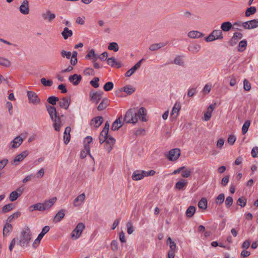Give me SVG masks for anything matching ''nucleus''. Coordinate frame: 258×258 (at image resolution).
<instances>
[{
  "label": "nucleus",
  "mask_w": 258,
  "mask_h": 258,
  "mask_svg": "<svg viewBox=\"0 0 258 258\" xmlns=\"http://www.w3.org/2000/svg\"><path fill=\"white\" fill-rule=\"evenodd\" d=\"M32 237V233L30 229L26 226L22 229L19 240V244L23 247L27 246Z\"/></svg>",
  "instance_id": "obj_1"
},
{
  "label": "nucleus",
  "mask_w": 258,
  "mask_h": 258,
  "mask_svg": "<svg viewBox=\"0 0 258 258\" xmlns=\"http://www.w3.org/2000/svg\"><path fill=\"white\" fill-rule=\"evenodd\" d=\"M124 121L127 123L134 124L137 122V112L135 111V109H130L126 111L124 115Z\"/></svg>",
  "instance_id": "obj_2"
},
{
  "label": "nucleus",
  "mask_w": 258,
  "mask_h": 258,
  "mask_svg": "<svg viewBox=\"0 0 258 258\" xmlns=\"http://www.w3.org/2000/svg\"><path fill=\"white\" fill-rule=\"evenodd\" d=\"M93 140L91 136H87L85 139V145H84V150L82 151L80 154V157L82 159L85 158L87 154H89L90 157L94 160L93 157L90 154V146L89 144L92 142Z\"/></svg>",
  "instance_id": "obj_3"
},
{
  "label": "nucleus",
  "mask_w": 258,
  "mask_h": 258,
  "mask_svg": "<svg viewBox=\"0 0 258 258\" xmlns=\"http://www.w3.org/2000/svg\"><path fill=\"white\" fill-rule=\"evenodd\" d=\"M85 227V225L83 223L78 224L75 229L71 233V238L73 239H78L81 236Z\"/></svg>",
  "instance_id": "obj_4"
},
{
  "label": "nucleus",
  "mask_w": 258,
  "mask_h": 258,
  "mask_svg": "<svg viewBox=\"0 0 258 258\" xmlns=\"http://www.w3.org/2000/svg\"><path fill=\"white\" fill-rule=\"evenodd\" d=\"M242 26L246 29H251L258 27V19H253L242 23Z\"/></svg>",
  "instance_id": "obj_5"
},
{
  "label": "nucleus",
  "mask_w": 258,
  "mask_h": 258,
  "mask_svg": "<svg viewBox=\"0 0 258 258\" xmlns=\"http://www.w3.org/2000/svg\"><path fill=\"white\" fill-rule=\"evenodd\" d=\"M180 155V150L178 148L171 150L168 153V158L170 161H176Z\"/></svg>",
  "instance_id": "obj_6"
},
{
  "label": "nucleus",
  "mask_w": 258,
  "mask_h": 258,
  "mask_svg": "<svg viewBox=\"0 0 258 258\" xmlns=\"http://www.w3.org/2000/svg\"><path fill=\"white\" fill-rule=\"evenodd\" d=\"M28 155V151H24L22 152L21 153L17 155L14 159L12 162V164L15 165H17L19 163L22 161L24 158H25Z\"/></svg>",
  "instance_id": "obj_7"
},
{
  "label": "nucleus",
  "mask_w": 258,
  "mask_h": 258,
  "mask_svg": "<svg viewBox=\"0 0 258 258\" xmlns=\"http://www.w3.org/2000/svg\"><path fill=\"white\" fill-rule=\"evenodd\" d=\"M103 92H98L96 91L95 92H91L90 93V100L95 104L98 103L99 101L101 100L102 98Z\"/></svg>",
  "instance_id": "obj_8"
},
{
  "label": "nucleus",
  "mask_w": 258,
  "mask_h": 258,
  "mask_svg": "<svg viewBox=\"0 0 258 258\" xmlns=\"http://www.w3.org/2000/svg\"><path fill=\"white\" fill-rule=\"evenodd\" d=\"M49 229L50 228L48 226H45L42 228L41 233L38 235L37 238L35 240L33 244L34 247H36L35 244L38 245L40 243V240L42 239L44 235L49 231Z\"/></svg>",
  "instance_id": "obj_9"
},
{
  "label": "nucleus",
  "mask_w": 258,
  "mask_h": 258,
  "mask_svg": "<svg viewBox=\"0 0 258 258\" xmlns=\"http://www.w3.org/2000/svg\"><path fill=\"white\" fill-rule=\"evenodd\" d=\"M144 60V58H142L140 61H139L134 67H133L131 69L128 70L126 72L125 75V76L127 77H130L133 74H134L135 72L141 67L142 62Z\"/></svg>",
  "instance_id": "obj_10"
},
{
  "label": "nucleus",
  "mask_w": 258,
  "mask_h": 258,
  "mask_svg": "<svg viewBox=\"0 0 258 258\" xmlns=\"http://www.w3.org/2000/svg\"><path fill=\"white\" fill-rule=\"evenodd\" d=\"M28 98L30 102L34 104H37L39 103L40 100L38 97L37 95L33 91L27 92Z\"/></svg>",
  "instance_id": "obj_11"
},
{
  "label": "nucleus",
  "mask_w": 258,
  "mask_h": 258,
  "mask_svg": "<svg viewBox=\"0 0 258 258\" xmlns=\"http://www.w3.org/2000/svg\"><path fill=\"white\" fill-rule=\"evenodd\" d=\"M147 115V110L145 107L140 108L138 112H137V118L141 119L142 121L146 122L147 121V118H146Z\"/></svg>",
  "instance_id": "obj_12"
},
{
  "label": "nucleus",
  "mask_w": 258,
  "mask_h": 258,
  "mask_svg": "<svg viewBox=\"0 0 258 258\" xmlns=\"http://www.w3.org/2000/svg\"><path fill=\"white\" fill-rule=\"evenodd\" d=\"M20 12L24 15H27L29 13V2L27 0H24L20 7Z\"/></svg>",
  "instance_id": "obj_13"
},
{
  "label": "nucleus",
  "mask_w": 258,
  "mask_h": 258,
  "mask_svg": "<svg viewBox=\"0 0 258 258\" xmlns=\"http://www.w3.org/2000/svg\"><path fill=\"white\" fill-rule=\"evenodd\" d=\"M144 173V170H136L132 174V179L134 180H141L145 177Z\"/></svg>",
  "instance_id": "obj_14"
},
{
  "label": "nucleus",
  "mask_w": 258,
  "mask_h": 258,
  "mask_svg": "<svg viewBox=\"0 0 258 258\" xmlns=\"http://www.w3.org/2000/svg\"><path fill=\"white\" fill-rule=\"evenodd\" d=\"M41 16L44 20H47L48 22H51L55 18V15L51 13L49 10L42 13Z\"/></svg>",
  "instance_id": "obj_15"
},
{
  "label": "nucleus",
  "mask_w": 258,
  "mask_h": 258,
  "mask_svg": "<svg viewBox=\"0 0 258 258\" xmlns=\"http://www.w3.org/2000/svg\"><path fill=\"white\" fill-rule=\"evenodd\" d=\"M46 107L51 120H53V119H55L56 117L58 116L57 115L56 109L54 107L49 105H47Z\"/></svg>",
  "instance_id": "obj_16"
},
{
  "label": "nucleus",
  "mask_w": 258,
  "mask_h": 258,
  "mask_svg": "<svg viewBox=\"0 0 258 258\" xmlns=\"http://www.w3.org/2000/svg\"><path fill=\"white\" fill-rule=\"evenodd\" d=\"M243 36V35L242 33L239 32H235L234 33L233 37L231 39L230 41H229V44L231 46H234L235 45L237 42H238L239 39H240L242 38Z\"/></svg>",
  "instance_id": "obj_17"
},
{
  "label": "nucleus",
  "mask_w": 258,
  "mask_h": 258,
  "mask_svg": "<svg viewBox=\"0 0 258 258\" xmlns=\"http://www.w3.org/2000/svg\"><path fill=\"white\" fill-rule=\"evenodd\" d=\"M23 141V139L21 137L18 136L11 143L10 147L11 148H17L22 144Z\"/></svg>",
  "instance_id": "obj_18"
},
{
  "label": "nucleus",
  "mask_w": 258,
  "mask_h": 258,
  "mask_svg": "<svg viewBox=\"0 0 258 258\" xmlns=\"http://www.w3.org/2000/svg\"><path fill=\"white\" fill-rule=\"evenodd\" d=\"M81 79V76L77 74H74L69 77V81L75 86L78 85L80 83Z\"/></svg>",
  "instance_id": "obj_19"
},
{
  "label": "nucleus",
  "mask_w": 258,
  "mask_h": 258,
  "mask_svg": "<svg viewBox=\"0 0 258 258\" xmlns=\"http://www.w3.org/2000/svg\"><path fill=\"white\" fill-rule=\"evenodd\" d=\"M71 103L70 98H68L67 97L62 98L59 101V105L61 108H64L65 109H67L69 108V106Z\"/></svg>",
  "instance_id": "obj_20"
},
{
  "label": "nucleus",
  "mask_w": 258,
  "mask_h": 258,
  "mask_svg": "<svg viewBox=\"0 0 258 258\" xmlns=\"http://www.w3.org/2000/svg\"><path fill=\"white\" fill-rule=\"evenodd\" d=\"M99 55L95 53L93 49H91L86 55L85 58L92 60V62H95L99 58Z\"/></svg>",
  "instance_id": "obj_21"
},
{
  "label": "nucleus",
  "mask_w": 258,
  "mask_h": 258,
  "mask_svg": "<svg viewBox=\"0 0 258 258\" xmlns=\"http://www.w3.org/2000/svg\"><path fill=\"white\" fill-rule=\"evenodd\" d=\"M52 121L53 122V127L54 130L57 132H59L60 131V127L63 125L60 117L58 116L56 117L55 119L52 120Z\"/></svg>",
  "instance_id": "obj_22"
},
{
  "label": "nucleus",
  "mask_w": 258,
  "mask_h": 258,
  "mask_svg": "<svg viewBox=\"0 0 258 258\" xmlns=\"http://www.w3.org/2000/svg\"><path fill=\"white\" fill-rule=\"evenodd\" d=\"M181 108V105L179 102H176L174 104L171 113V116L173 117V118H175L178 115V112Z\"/></svg>",
  "instance_id": "obj_23"
},
{
  "label": "nucleus",
  "mask_w": 258,
  "mask_h": 258,
  "mask_svg": "<svg viewBox=\"0 0 258 258\" xmlns=\"http://www.w3.org/2000/svg\"><path fill=\"white\" fill-rule=\"evenodd\" d=\"M214 109V107L213 105H210L207 108V111L204 114V119L207 121H208L211 117L212 112Z\"/></svg>",
  "instance_id": "obj_24"
},
{
  "label": "nucleus",
  "mask_w": 258,
  "mask_h": 258,
  "mask_svg": "<svg viewBox=\"0 0 258 258\" xmlns=\"http://www.w3.org/2000/svg\"><path fill=\"white\" fill-rule=\"evenodd\" d=\"M107 64L112 67H116L119 68L121 67V64L116 60L114 57H111L107 59Z\"/></svg>",
  "instance_id": "obj_25"
},
{
  "label": "nucleus",
  "mask_w": 258,
  "mask_h": 258,
  "mask_svg": "<svg viewBox=\"0 0 258 258\" xmlns=\"http://www.w3.org/2000/svg\"><path fill=\"white\" fill-rule=\"evenodd\" d=\"M121 118L122 117L120 116L113 122L111 126V130L112 131H117L122 126V123L121 121Z\"/></svg>",
  "instance_id": "obj_26"
},
{
  "label": "nucleus",
  "mask_w": 258,
  "mask_h": 258,
  "mask_svg": "<svg viewBox=\"0 0 258 258\" xmlns=\"http://www.w3.org/2000/svg\"><path fill=\"white\" fill-rule=\"evenodd\" d=\"M71 128L70 126H67L66 127L64 133H63V140L65 144H67L70 140L71 136H70V132Z\"/></svg>",
  "instance_id": "obj_27"
},
{
  "label": "nucleus",
  "mask_w": 258,
  "mask_h": 258,
  "mask_svg": "<svg viewBox=\"0 0 258 258\" xmlns=\"http://www.w3.org/2000/svg\"><path fill=\"white\" fill-rule=\"evenodd\" d=\"M85 199V195L84 194H82L78 196L74 201V206L77 207L80 206L84 201Z\"/></svg>",
  "instance_id": "obj_28"
},
{
  "label": "nucleus",
  "mask_w": 258,
  "mask_h": 258,
  "mask_svg": "<svg viewBox=\"0 0 258 258\" xmlns=\"http://www.w3.org/2000/svg\"><path fill=\"white\" fill-rule=\"evenodd\" d=\"M103 117L102 116H97L93 118L91 120V124L96 128L98 127L103 122Z\"/></svg>",
  "instance_id": "obj_29"
},
{
  "label": "nucleus",
  "mask_w": 258,
  "mask_h": 258,
  "mask_svg": "<svg viewBox=\"0 0 258 258\" xmlns=\"http://www.w3.org/2000/svg\"><path fill=\"white\" fill-rule=\"evenodd\" d=\"M109 105V100L107 98H103L97 107V109L102 111L105 109Z\"/></svg>",
  "instance_id": "obj_30"
},
{
  "label": "nucleus",
  "mask_w": 258,
  "mask_h": 258,
  "mask_svg": "<svg viewBox=\"0 0 258 258\" xmlns=\"http://www.w3.org/2000/svg\"><path fill=\"white\" fill-rule=\"evenodd\" d=\"M167 44V42L152 44L149 46V48L151 51H155L164 47Z\"/></svg>",
  "instance_id": "obj_31"
},
{
  "label": "nucleus",
  "mask_w": 258,
  "mask_h": 258,
  "mask_svg": "<svg viewBox=\"0 0 258 258\" xmlns=\"http://www.w3.org/2000/svg\"><path fill=\"white\" fill-rule=\"evenodd\" d=\"M56 201V198H53L52 199H49L48 201H45L43 204L44 208H45V210L49 209L51 208L53 205L55 203Z\"/></svg>",
  "instance_id": "obj_32"
},
{
  "label": "nucleus",
  "mask_w": 258,
  "mask_h": 258,
  "mask_svg": "<svg viewBox=\"0 0 258 258\" xmlns=\"http://www.w3.org/2000/svg\"><path fill=\"white\" fill-rule=\"evenodd\" d=\"M188 36L191 38H201L204 36L202 33L198 31H191L188 32Z\"/></svg>",
  "instance_id": "obj_33"
},
{
  "label": "nucleus",
  "mask_w": 258,
  "mask_h": 258,
  "mask_svg": "<svg viewBox=\"0 0 258 258\" xmlns=\"http://www.w3.org/2000/svg\"><path fill=\"white\" fill-rule=\"evenodd\" d=\"M61 35L64 39H67L69 37H71L73 35V31L69 29L68 27H65L63 30L61 32Z\"/></svg>",
  "instance_id": "obj_34"
},
{
  "label": "nucleus",
  "mask_w": 258,
  "mask_h": 258,
  "mask_svg": "<svg viewBox=\"0 0 258 258\" xmlns=\"http://www.w3.org/2000/svg\"><path fill=\"white\" fill-rule=\"evenodd\" d=\"M64 210H61L59 211L54 217L53 221L54 222H58L60 221L64 217Z\"/></svg>",
  "instance_id": "obj_35"
},
{
  "label": "nucleus",
  "mask_w": 258,
  "mask_h": 258,
  "mask_svg": "<svg viewBox=\"0 0 258 258\" xmlns=\"http://www.w3.org/2000/svg\"><path fill=\"white\" fill-rule=\"evenodd\" d=\"M187 184V182L183 179H181L179 181L176 182L175 187L176 189H178L179 190L182 189L184 187H185Z\"/></svg>",
  "instance_id": "obj_36"
},
{
  "label": "nucleus",
  "mask_w": 258,
  "mask_h": 258,
  "mask_svg": "<svg viewBox=\"0 0 258 258\" xmlns=\"http://www.w3.org/2000/svg\"><path fill=\"white\" fill-rule=\"evenodd\" d=\"M232 27V24L230 22H225L221 24V30L227 32L229 31Z\"/></svg>",
  "instance_id": "obj_37"
},
{
  "label": "nucleus",
  "mask_w": 258,
  "mask_h": 258,
  "mask_svg": "<svg viewBox=\"0 0 258 258\" xmlns=\"http://www.w3.org/2000/svg\"><path fill=\"white\" fill-rule=\"evenodd\" d=\"M201 46L198 44H193L189 46L188 50L193 53H197L199 51Z\"/></svg>",
  "instance_id": "obj_38"
},
{
  "label": "nucleus",
  "mask_w": 258,
  "mask_h": 258,
  "mask_svg": "<svg viewBox=\"0 0 258 258\" xmlns=\"http://www.w3.org/2000/svg\"><path fill=\"white\" fill-rule=\"evenodd\" d=\"M196 212V208L193 206H189L186 211V215L188 218L192 217Z\"/></svg>",
  "instance_id": "obj_39"
},
{
  "label": "nucleus",
  "mask_w": 258,
  "mask_h": 258,
  "mask_svg": "<svg viewBox=\"0 0 258 258\" xmlns=\"http://www.w3.org/2000/svg\"><path fill=\"white\" fill-rule=\"evenodd\" d=\"M198 207L199 208L205 210L207 208V200L203 198L198 203Z\"/></svg>",
  "instance_id": "obj_40"
},
{
  "label": "nucleus",
  "mask_w": 258,
  "mask_h": 258,
  "mask_svg": "<svg viewBox=\"0 0 258 258\" xmlns=\"http://www.w3.org/2000/svg\"><path fill=\"white\" fill-rule=\"evenodd\" d=\"M21 215V212L20 211H17L14 213L13 214L10 215L7 219V222L9 223L13 221V220L18 218Z\"/></svg>",
  "instance_id": "obj_41"
},
{
  "label": "nucleus",
  "mask_w": 258,
  "mask_h": 258,
  "mask_svg": "<svg viewBox=\"0 0 258 258\" xmlns=\"http://www.w3.org/2000/svg\"><path fill=\"white\" fill-rule=\"evenodd\" d=\"M12 230H13L12 225L11 224L7 222V223L5 224V225L4 227V229H3L4 235H7Z\"/></svg>",
  "instance_id": "obj_42"
},
{
  "label": "nucleus",
  "mask_w": 258,
  "mask_h": 258,
  "mask_svg": "<svg viewBox=\"0 0 258 258\" xmlns=\"http://www.w3.org/2000/svg\"><path fill=\"white\" fill-rule=\"evenodd\" d=\"M121 90H123L125 92H126L128 94H132L133 93H134L135 91V89L134 87L127 85L124 87L123 88L121 89Z\"/></svg>",
  "instance_id": "obj_43"
},
{
  "label": "nucleus",
  "mask_w": 258,
  "mask_h": 258,
  "mask_svg": "<svg viewBox=\"0 0 258 258\" xmlns=\"http://www.w3.org/2000/svg\"><path fill=\"white\" fill-rule=\"evenodd\" d=\"M108 136V135L107 133L105 132L103 133V132L101 131L99 137L100 143L102 144V143H104V142L106 140Z\"/></svg>",
  "instance_id": "obj_44"
},
{
  "label": "nucleus",
  "mask_w": 258,
  "mask_h": 258,
  "mask_svg": "<svg viewBox=\"0 0 258 258\" xmlns=\"http://www.w3.org/2000/svg\"><path fill=\"white\" fill-rule=\"evenodd\" d=\"M255 7H250L247 8L245 11V15L246 17H249L250 15L254 14L256 12Z\"/></svg>",
  "instance_id": "obj_45"
},
{
  "label": "nucleus",
  "mask_w": 258,
  "mask_h": 258,
  "mask_svg": "<svg viewBox=\"0 0 258 258\" xmlns=\"http://www.w3.org/2000/svg\"><path fill=\"white\" fill-rule=\"evenodd\" d=\"M13 209V206L12 204H9L5 205L2 209L1 212L2 213H6Z\"/></svg>",
  "instance_id": "obj_46"
},
{
  "label": "nucleus",
  "mask_w": 258,
  "mask_h": 258,
  "mask_svg": "<svg viewBox=\"0 0 258 258\" xmlns=\"http://www.w3.org/2000/svg\"><path fill=\"white\" fill-rule=\"evenodd\" d=\"M41 84L45 87H50L53 84L52 81L50 80H47L45 78H42L40 80Z\"/></svg>",
  "instance_id": "obj_47"
},
{
  "label": "nucleus",
  "mask_w": 258,
  "mask_h": 258,
  "mask_svg": "<svg viewBox=\"0 0 258 258\" xmlns=\"http://www.w3.org/2000/svg\"><path fill=\"white\" fill-rule=\"evenodd\" d=\"M216 36L217 39H222L223 38L222 31L221 30H214L212 32Z\"/></svg>",
  "instance_id": "obj_48"
},
{
  "label": "nucleus",
  "mask_w": 258,
  "mask_h": 258,
  "mask_svg": "<svg viewBox=\"0 0 258 258\" xmlns=\"http://www.w3.org/2000/svg\"><path fill=\"white\" fill-rule=\"evenodd\" d=\"M108 49L110 50H113L115 52L117 51L119 49L118 45L116 42L110 43L108 46Z\"/></svg>",
  "instance_id": "obj_49"
},
{
  "label": "nucleus",
  "mask_w": 258,
  "mask_h": 258,
  "mask_svg": "<svg viewBox=\"0 0 258 258\" xmlns=\"http://www.w3.org/2000/svg\"><path fill=\"white\" fill-rule=\"evenodd\" d=\"M250 124V121L247 120L243 124L242 127V132L243 135L246 134Z\"/></svg>",
  "instance_id": "obj_50"
},
{
  "label": "nucleus",
  "mask_w": 258,
  "mask_h": 258,
  "mask_svg": "<svg viewBox=\"0 0 258 258\" xmlns=\"http://www.w3.org/2000/svg\"><path fill=\"white\" fill-rule=\"evenodd\" d=\"M58 100V98L54 96H50L47 99L48 102L52 105H55Z\"/></svg>",
  "instance_id": "obj_51"
},
{
  "label": "nucleus",
  "mask_w": 258,
  "mask_h": 258,
  "mask_svg": "<svg viewBox=\"0 0 258 258\" xmlns=\"http://www.w3.org/2000/svg\"><path fill=\"white\" fill-rule=\"evenodd\" d=\"M225 199V196L224 194H220L216 199L215 203L216 204H221L223 203Z\"/></svg>",
  "instance_id": "obj_52"
},
{
  "label": "nucleus",
  "mask_w": 258,
  "mask_h": 258,
  "mask_svg": "<svg viewBox=\"0 0 258 258\" xmlns=\"http://www.w3.org/2000/svg\"><path fill=\"white\" fill-rule=\"evenodd\" d=\"M0 65L9 67L11 66V62L6 58L0 57Z\"/></svg>",
  "instance_id": "obj_53"
},
{
  "label": "nucleus",
  "mask_w": 258,
  "mask_h": 258,
  "mask_svg": "<svg viewBox=\"0 0 258 258\" xmlns=\"http://www.w3.org/2000/svg\"><path fill=\"white\" fill-rule=\"evenodd\" d=\"M32 207L33 208V209L32 210V211L33 210H38L40 211H43L45 210V208H44V206L43 204L42 203H38L34 205Z\"/></svg>",
  "instance_id": "obj_54"
},
{
  "label": "nucleus",
  "mask_w": 258,
  "mask_h": 258,
  "mask_svg": "<svg viewBox=\"0 0 258 258\" xmlns=\"http://www.w3.org/2000/svg\"><path fill=\"white\" fill-rule=\"evenodd\" d=\"M247 46V42L246 40H243L240 41L239 43V49L238 51L242 52L246 48V47Z\"/></svg>",
  "instance_id": "obj_55"
},
{
  "label": "nucleus",
  "mask_w": 258,
  "mask_h": 258,
  "mask_svg": "<svg viewBox=\"0 0 258 258\" xmlns=\"http://www.w3.org/2000/svg\"><path fill=\"white\" fill-rule=\"evenodd\" d=\"M113 88V84L111 82H108L105 84L103 86V89L105 91H109L112 90Z\"/></svg>",
  "instance_id": "obj_56"
},
{
  "label": "nucleus",
  "mask_w": 258,
  "mask_h": 258,
  "mask_svg": "<svg viewBox=\"0 0 258 258\" xmlns=\"http://www.w3.org/2000/svg\"><path fill=\"white\" fill-rule=\"evenodd\" d=\"M19 197H20V196L18 194L17 191H13L10 195V200L11 202H14L16 201Z\"/></svg>",
  "instance_id": "obj_57"
},
{
  "label": "nucleus",
  "mask_w": 258,
  "mask_h": 258,
  "mask_svg": "<svg viewBox=\"0 0 258 258\" xmlns=\"http://www.w3.org/2000/svg\"><path fill=\"white\" fill-rule=\"evenodd\" d=\"M167 242L169 243V246L170 248V250L175 251L176 247V243L172 241L170 237L168 238Z\"/></svg>",
  "instance_id": "obj_58"
},
{
  "label": "nucleus",
  "mask_w": 258,
  "mask_h": 258,
  "mask_svg": "<svg viewBox=\"0 0 258 258\" xmlns=\"http://www.w3.org/2000/svg\"><path fill=\"white\" fill-rule=\"evenodd\" d=\"M115 140L111 136H108L106 140L104 142L105 144L113 146L115 144Z\"/></svg>",
  "instance_id": "obj_59"
},
{
  "label": "nucleus",
  "mask_w": 258,
  "mask_h": 258,
  "mask_svg": "<svg viewBox=\"0 0 258 258\" xmlns=\"http://www.w3.org/2000/svg\"><path fill=\"white\" fill-rule=\"evenodd\" d=\"M233 204V199L231 197H228L226 198L225 204L227 208L230 207Z\"/></svg>",
  "instance_id": "obj_60"
},
{
  "label": "nucleus",
  "mask_w": 258,
  "mask_h": 258,
  "mask_svg": "<svg viewBox=\"0 0 258 258\" xmlns=\"http://www.w3.org/2000/svg\"><path fill=\"white\" fill-rule=\"evenodd\" d=\"M99 81V78L98 77H95L94 79L90 81V84L95 88H97L99 87V84L98 82Z\"/></svg>",
  "instance_id": "obj_61"
},
{
  "label": "nucleus",
  "mask_w": 258,
  "mask_h": 258,
  "mask_svg": "<svg viewBox=\"0 0 258 258\" xmlns=\"http://www.w3.org/2000/svg\"><path fill=\"white\" fill-rule=\"evenodd\" d=\"M243 88L245 91H249L251 89L250 83L246 79L243 81Z\"/></svg>",
  "instance_id": "obj_62"
},
{
  "label": "nucleus",
  "mask_w": 258,
  "mask_h": 258,
  "mask_svg": "<svg viewBox=\"0 0 258 258\" xmlns=\"http://www.w3.org/2000/svg\"><path fill=\"white\" fill-rule=\"evenodd\" d=\"M191 170L190 169H185L182 173V176L184 178H187L191 175Z\"/></svg>",
  "instance_id": "obj_63"
},
{
  "label": "nucleus",
  "mask_w": 258,
  "mask_h": 258,
  "mask_svg": "<svg viewBox=\"0 0 258 258\" xmlns=\"http://www.w3.org/2000/svg\"><path fill=\"white\" fill-rule=\"evenodd\" d=\"M237 203L238 205H239L241 207H244L246 205V200L245 199H242L241 198H239L237 200Z\"/></svg>",
  "instance_id": "obj_64"
}]
</instances>
